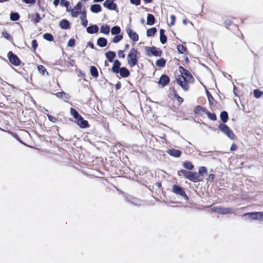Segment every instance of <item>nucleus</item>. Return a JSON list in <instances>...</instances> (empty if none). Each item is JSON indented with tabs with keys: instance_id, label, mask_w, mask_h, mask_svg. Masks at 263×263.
<instances>
[{
	"instance_id": "1",
	"label": "nucleus",
	"mask_w": 263,
	"mask_h": 263,
	"mask_svg": "<svg viewBox=\"0 0 263 263\" xmlns=\"http://www.w3.org/2000/svg\"><path fill=\"white\" fill-rule=\"evenodd\" d=\"M208 170L206 166H201L198 167V172L186 171L180 168L177 171V175L179 178L184 177L193 183H198L203 181V177L207 176Z\"/></svg>"
},
{
	"instance_id": "2",
	"label": "nucleus",
	"mask_w": 263,
	"mask_h": 263,
	"mask_svg": "<svg viewBox=\"0 0 263 263\" xmlns=\"http://www.w3.org/2000/svg\"><path fill=\"white\" fill-rule=\"evenodd\" d=\"M69 114L72 117V118H70L69 120L77 125L80 128L84 129L90 127L88 121L85 120L75 108L70 107Z\"/></svg>"
},
{
	"instance_id": "3",
	"label": "nucleus",
	"mask_w": 263,
	"mask_h": 263,
	"mask_svg": "<svg viewBox=\"0 0 263 263\" xmlns=\"http://www.w3.org/2000/svg\"><path fill=\"white\" fill-rule=\"evenodd\" d=\"M139 53L135 48H132L127 55V61L130 67H133L138 65V57L137 54Z\"/></svg>"
},
{
	"instance_id": "4",
	"label": "nucleus",
	"mask_w": 263,
	"mask_h": 263,
	"mask_svg": "<svg viewBox=\"0 0 263 263\" xmlns=\"http://www.w3.org/2000/svg\"><path fill=\"white\" fill-rule=\"evenodd\" d=\"M242 218L247 220H259L263 221V211H254L245 213L242 215Z\"/></svg>"
},
{
	"instance_id": "5",
	"label": "nucleus",
	"mask_w": 263,
	"mask_h": 263,
	"mask_svg": "<svg viewBox=\"0 0 263 263\" xmlns=\"http://www.w3.org/2000/svg\"><path fill=\"white\" fill-rule=\"evenodd\" d=\"M145 54L151 57L153 56L161 57L163 54L162 50L156 46H145Z\"/></svg>"
},
{
	"instance_id": "6",
	"label": "nucleus",
	"mask_w": 263,
	"mask_h": 263,
	"mask_svg": "<svg viewBox=\"0 0 263 263\" xmlns=\"http://www.w3.org/2000/svg\"><path fill=\"white\" fill-rule=\"evenodd\" d=\"M219 130L226 135L230 140H234L236 137L233 131L226 124H219Z\"/></svg>"
},
{
	"instance_id": "7",
	"label": "nucleus",
	"mask_w": 263,
	"mask_h": 263,
	"mask_svg": "<svg viewBox=\"0 0 263 263\" xmlns=\"http://www.w3.org/2000/svg\"><path fill=\"white\" fill-rule=\"evenodd\" d=\"M172 192L176 195L183 198L186 201H189V197L186 195L184 189L178 184H175L173 185Z\"/></svg>"
},
{
	"instance_id": "8",
	"label": "nucleus",
	"mask_w": 263,
	"mask_h": 263,
	"mask_svg": "<svg viewBox=\"0 0 263 263\" xmlns=\"http://www.w3.org/2000/svg\"><path fill=\"white\" fill-rule=\"evenodd\" d=\"M7 58L9 62L14 66H20L22 63L23 65H24V63L21 61L18 57L12 51H9L7 53Z\"/></svg>"
},
{
	"instance_id": "9",
	"label": "nucleus",
	"mask_w": 263,
	"mask_h": 263,
	"mask_svg": "<svg viewBox=\"0 0 263 263\" xmlns=\"http://www.w3.org/2000/svg\"><path fill=\"white\" fill-rule=\"evenodd\" d=\"M126 32L129 39L132 40L134 44L138 41L139 35L136 32L130 28V24H129L128 26L126 27Z\"/></svg>"
},
{
	"instance_id": "10",
	"label": "nucleus",
	"mask_w": 263,
	"mask_h": 263,
	"mask_svg": "<svg viewBox=\"0 0 263 263\" xmlns=\"http://www.w3.org/2000/svg\"><path fill=\"white\" fill-rule=\"evenodd\" d=\"M103 6L110 11H115L117 13L119 12L118 5L113 0H105L103 3Z\"/></svg>"
},
{
	"instance_id": "11",
	"label": "nucleus",
	"mask_w": 263,
	"mask_h": 263,
	"mask_svg": "<svg viewBox=\"0 0 263 263\" xmlns=\"http://www.w3.org/2000/svg\"><path fill=\"white\" fill-rule=\"evenodd\" d=\"M84 4L82 2H78L76 5L73 7V8H71L70 12L71 16L73 17H78V16L80 14V11L81 10Z\"/></svg>"
},
{
	"instance_id": "12",
	"label": "nucleus",
	"mask_w": 263,
	"mask_h": 263,
	"mask_svg": "<svg viewBox=\"0 0 263 263\" xmlns=\"http://www.w3.org/2000/svg\"><path fill=\"white\" fill-rule=\"evenodd\" d=\"M170 82V77L165 73H163L160 76L159 81L157 82L158 85L161 88H164Z\"/></svg>"
},
{
	"instance_id": "13",
	"label": "nucleus",
	"mask_w": 263,
	"mask_h": 263,
	"mask_svg": "<svg viewBox=\"0 0 263 263\" xmlns=\"http://www.w3.org/2000/svg\"><path fill=\"white\" fill-rule=\"evenodd\" d=\"M114 74H117V77H118V74H119L121 78H127L130 76V72L127 67L123 66L116 71Z\"/></svg>"
},
{
	"instance_id": "14",
	"label": "nucleus",
	"mask_w": 263,
	"mask_h": 263,
	"mask_svg": "<svg viewBox=\"0 0 263 263\" xmlns=\"http://www.w3.org/2000/svg\"><path fill=\"white\" fill-rule=\"evenodd\" d=\"M28 18L31 19V21L34 24H37L41 21L42 17L39 13L35 12L33 14L28 13Z\"/></svg>"
},
{
	"instance_id": "15",
	"label": "nucleus",
	"mask_w": 263,
	"mask_h": 263,
	"mask_svg": "<svg viewBox=\"0 0 263 263\" xmlns=\"http://www.w3.org/2000/svg\"><path fill=\"white\" fill-rule=\"evenodd\" d=\"M166 153L170 156L174 158H179L182 155V152L179 149H177L174 148L168 149Z\"/></svg>"
},
{
	"instance_id": "16",
	"label": "nucleus",
	"mask_w": 263,
	"mask_h": 263,
	"mask_svg": "<svg viewBox=\"0 0 263 263\" xmlns=\"http://www.w3.org/2000/svg\"><path fill=\"white\" fill-rule=\"evenodd\" d=\"M59 26L63 30H67L70 28L71 23L68 20L63 18L60 21Z\"/></svg>"
},
{
	"instance_id": "17",
	"label": "nucleus",
	"mask_w": 263,
	"mask_h": 263,
	"mask_svg": "<svg viewBox=\"0 0 263 263\" xmlns=\"http://www.w3.org/2000/svg\"><path fill=\"white\" fill-rule=\"evenodd\" d=\"M86 32L91 34H98L99 32V27L96 24H90L89 26L86 27Z\"/></svg>"
},
{
	"instance_id": "18",
	"label": "nucleus",
	"mask_w": 263,
	"mask_h": 263,
	"mask_svg": "<svg viewBox=\"0 0 263 263\" xmlns=\"http://www.w3.org/2000/svg\"><path fill=\"white\" fill-rule=\"evenodd\" d=\"M182 166L184 168L183 170H185L186 171H193L195 170V166L192 161L189 160H185L182 162Z\"/></svg>"
},
{
	"instance_id": "19",
	"label": "nucleus",
	"mask_w": 263,
	"mask_h": 263,
	"mask_svg": "<svg viewBox=\"0 0 263 263\" xmlns=\"http://www.w3.org/2000/svg\"><path fill=\"white\" fill-rule=\"evenodd\" d=\"M206 109L204 107L198 105L194 107L193 112L195 116H200L202 115V112L205 113Z\"/></svg>"
},
{
	"instance_id": "20",
	"label": "nucleus",
	"mask_w": 263,
	"mask_h": 263,
	"mask_svg": "<svg viewBox=\"0 0 263 263\" xmlns=\"http://www.w3.org/2000/svg\"><path fill=\"white\" fill-rule=\"evenodd\" d=\"M105 56L107 61L112 63L114 62V59L116 57V53L114 51L108 50L105 53Z\"/></svg>"
},
{
	"instance_id": "21",
	"label": "nucleus",
	"mask_w": 263,
	"mask_h": 263,
	"mask_svg": "<svg viewBox=\"0 0 263 263\" xmlns=\"http://www.w3.org/2000/svg\"><path fill=\"white\" fill-rule=\"evenodd\" d=\"M112 66L109 70L114 73L116 71L120 69L121 67L122 63L118 59L114 60Z\"/></svg>"
},
{
	"instance_id": "22",
	"label": "nucleus",
	"mask_w": 263,
	"mask_h": 263,
	"mask_svg": "<svg viewBox=\"0 0 263 263\" xmlns=\"http://www.w3.org/2000/svg\"><path fill=\"white\" fill-rule=\"evenodd\" d=\"M233 213L234 210L232 208L220 206L219 214L227 215L229 214H232Z\"/></svg>"
},
{
	"instance_id": "23",
	"label": "nucleus",
	"mask_w": 263,
	"mask_h": 263,
	"mask_svg": "<svg viewBox=\"0 0 263 263\" xmlns=\"http://www.w3.org/2000/svg\"><path fill=\"white\" fill-rule=\"evenodd\" d=\"M156 22L154 15L151 13H147L146 17V24L149 26L154 25Z\"/></svg>"
},
{
	"instance_id": "24",
	"label": "nucleus",
	"mask_w": 263,
	"mask_h": 263,
	"mask_svg": "<svg viewBox=\"0 0 263 263\" xmlns=\"http://www.w3.org/2000/svg\"><path fill=\"white\" fill-rule=\"evenodd\" d=\"M110 30V25L106 24H103L100 27V33L105 35H108Z\"/></svg>"
},
{
	"instance_id": "25",
	"label": "nucleus",
	"mask_w": 263,
	"mask_h": 263,
	"mask_svg": "<svg viewBox=\"0 0 263 263\" xmlns=\"http://www.w3.org/2000/svg\"><path fill=\"white\" fill-rule=\"evenodd\" d=\"M219 117L221 121L220 124H226L229 120L228 113L227 111L223 110L221 111Z\"/></svg>"
},
{
	"instance_id": "26",
	"label": "nucleus",
	"mask_w": 263,
	"mask_h": 263,
	"mask_svg": "<svg viewBox=\"0 0 263 263\" xmlns=\"http://www.w3.org/2000/svg\"><path fill=\"white\" fill-rule=\"evenodd\" d=\"M165 30L160 29L159 30L160 42L162 44H165L167 42V37L165 34Z\"/></svg>"
},
{
	"instance_id": "27",
	"label": "nucleus",
	"mask_w": 263,
	"mask_h": 263,
	"mask_svg": "<svg viewBox=\"0 0 263 263\" xmlns=\"http://www.w3.org/2000/svg\"><path fill=\"white\" fill-rule=\"evenodd\" d=\"M102 7L100 4H94L90 6V10L92 13H98L102 11Z\"/></svg>"
},
{
	"instance_id": "28",
	"label": "nucleus",
	"mask_w": 263,
	"mask_h": 263,
	"mask_svg": "<svg viewBox=\"0 0 263 263\" xmlns=\"http://www.w3.org/2000/svg\"><path fill=\"white\" fill-rule=\"evenodd\" d=\"M182 75L184 78V79L190 81V83H193L195 81L194 78L188 70H186Z\"/></svg>"
},
{
	"instance_id": "29",
	"label": "nucleus",
	"mask_w": 263,
	"mask_h": 263,
	"mask_svg": "<svg viewBox=\"0 0 263 263\" xmlns=\"http://www.w3.org/2000/svg\"><path fill=\"white\" fill-rule=\"evenodd\" d=\"M107 44V40L104 37H99L97 41V45L100 47H105Z\"/></svg>"
},
{
	"instance_id": "30",
	"label": "nucleus",
	"mask_w": 263,
	"mask_h": 263,
	"mask_svg": "<svg viewBox=\"0 0 263 263\" xmlns=\"http://www.w3.org/2000/svg\"><path fill=\"white\" fill-rule=\"evenodd\" d=\"M2 36L3 37L5 38L7 40L10 42L13 45H15L13 43V39L11 35L6 30H4L2 32Z\"/></svg>"
},
{
	"instance_id": "31",
	"label": "nucleus",
	"mask_w": 263,
	"mask_h": 263,
	"mask_svg": "<svg viewBox=\"0 0 263 263\" xmlns=\"http://www.w3.org/2000/svg\"><path fill=\"white\" fill-rule=\"evenodd\" d=\"M176 49L179 54H187V49L185 46H183L180 44H179L176 46Z\"/></svg>"
},
{
	"instance_id": "32",
	"label": "nucleus",
	"mask_w": 263,
	"mask_h": 263,
	"mask_svg": "<svg viewBox=\"0 0 263 263\" xmlns=\"http://www.w3.org/2000/svg\"><path fill=\"white\" fill-rule=\"evenodd\" d=\"M8 132L12 137H13L14 139H15L20 143H21L25 146L27 145V143H25V142H24L21 139V138L18 135L16 132H14L13 131H8Z\"/></svg>"
},
{
	"instance_id": "33",
	"label": "nucleus",
	"mask_w": 263,
	"mask_h": 263,
	"mask_svg": "<svg viewBox=\"0 0 263 263\" xmlns=\"http://www.w3.org/2000/svg\"><path fill=\"white\" fill-rule=\"evenodd\" d=\"M171 89L173 97L177 100L179 105L181 104L183 102L184 99L178 95L177 90L174 87H173Z\"/></svg>"
},
{
	"instance_id": "34",
	"label": "nucleus",
	"mask_w": 263,
	"mask_h": 263,
	"mask_svg": "<svg viewBox=\"0 0 263 263\" xmlns=\"http://www.w3.org/2000/svg\"><path fill=\"white\" fill-rule=\"evenodd\" d=\"M66 60L65 59H60L59 60L55 61V63L53 64V65H58L62 67L68 68V65H66Z\"/></svg>"
},
{
	"instance_id": "35",
	"label": "nucleus",
	"mask_w": 263,
	"mask_h": 263,
	"mask_svg": "<svg viewBox=\"0 0 263 263\" xmlns=\"http://www.w3.org/2000/svg\"><path fill=\"white\" fill-rule=\"evenodd\" d=\"M166 63V60L164 58H160L156 60L155 62L156 66L159 68H163L165 67Z\"/></svg>"
},
{
	"instance_id": "36",
	"label": "nucleus",
	"mask_w": 263,
	"mask_h": 263,
	"mask_svg": "<svg viewBox=\"0 0 263 263\" xmlns=\"http://www.w3.org/2000/svg\"><path fill=\"white\" fill-rule=\"evenodd\" d=\"M90 74L94 78H97L99 76V72L95 66L91 65L89 67Z\"/></svg>"
},
{
	"instance_id": "37",
	"label": "nucleus",
	"mask_w": 263,
	"mask_h": 263,
	"mask_svg": "<svg viewBox=\"0 0 263 263\" xmlns=\"http://www.w3.org/2000/svg\"><path fill=\"white\" fill-rule=\"evenodd\" d=\"M190 81H186V80L184 79L183 81H182L179 85L182 88V89L184 91H187L189 90L190 88Z\"/></svg>"
},
{
	"instance_id": "38",
	"label": "nucleus",
	"mask_w": 263,
	"mask_h": 263,
	"mask_svg": "<svg viewBox=\"0 0 263 263\" xmlns=\"http://www.w3.org/2000/svg\"><path fill=\"white\" fill-rule=\"evenodd\" d=\"M190 81H186V80L184 79L183 81H182L179 85L182 88V89L184 91H187L189 90L190 88Z\"/></svg>"
},
{
	"instance_id": "39",
	"label": "nucleus",
	"mask_w": 263,
	"mask_h": 263,
	"mask_svg": "<svg viewBox=\"0 0 263 263\" xmlns=\"http://www.w3.org/2000/svg\"><path fill=\"white\" fill-rule=\"evenodd\" d=\"M205 94H206V96L208 100L209 105L210 106H211L213 105L214 102L217 103V102L215 101L214 98L213 97L212 94L209 90H206Z\"/></svg>"
},
{
	"instance_id": "40",
	"label": "nucleus",
	"mask_w": 263,
	"mask_h": 263,
	"mask_svg": "<svg viewBox=\"0 0 263 263\" xmlns=\"http://www.w3.org/2000/svg\"><path fill=\"white\" fill-rule=\"evenodd\" d=\"M157 32V29L156 27H154L146 30V35L147 37H154Z\"/></svg>"
},
{
	"instance_id": "41",
	"label": "nucleus",
	"mask_w": 263,
	"mask_h": 263,
	"mask_svg": "<svg viewBox=\"0 0 263 263\" xmlns=\"http://www.w3.org/2000/svg\"><path fill=\"white\" fill-rule=\"evenodd\" d=\"M20 15L17 12L11 11L10 14V20L12 21L15 22L19 20Z\"/></svg>"
},
{
	"instance_id": "42",
	"label": "nucleus",
	"mask_w": 263,
	"mask_h": 263,
	"mask_svg": "<svg viewBox=\"0 0 263 263\" xmlns=\"http://www.w3.org/2000/svg\"><path fill=\"white\" fill-rule=\"evenodd\" d=\"M110 31L112 35H117V34H120L121 29V28L120 27V26H119L118 25H116V26H113L110 29Z\"/></svg>"
},
{
	"instance_id": "43",
	"label": "nucleus",
	"mask_w": 263,
	"mask_h": 263,
	"mask_svg": "<svg viewBox=\"0 0 263 263\" xmlns=\"http://www.w3.org/2000/svg\"><path fill=\"white\" fill-rule=\"evenodd\" d=\"M206 115L208 118L211 121H215L217 120V116L216 114L214 112L211 113L210 111H209L207 109L204 113Z\"/></svg>"
},
{
	"instance_id": "44",
	"label": "nucleus",
	"mask_w": 263,
	"mask_h": 263,
	"mask_svg": "<svg viewBox=\"0 0 263 263\" xmlns=\"http://www.w3.org/2000/svg\"><path fill=\"white\" fill-rule=\"evenodd\" d=\"M60 5L62 7L66 8V11L67 12H71V7L70 5V3L68 1L60 2Z\"/></svg>"
},
{
	"instance_id": "45",
	"label": "nucleus",
	"mask_w": 263,
	"mask_h": 263,
	"mask_svg": "<svg viewBox=\"0 0 263 263\" xmlns=\"http://www.w3.org/2000/svg\"><path fill=\"white\" fill-rule=\"evenodd\" d=\"M37 69L39 71V72L42 75H45V73H46L47 75L49 76V73L47 71L46 68L42 65H39L37 66Z\"/></svg>"
},
{
	"instance_id": "46",
	"label": "nucleus",
	"mask_w": 263,
	"mask_h": 263,
	"mask_svg": "<svg viewBox=\"0 0 263 263\" xmlns=\"http://www.w3.org/2000/svg\"><path fill=\"white\" fill-rule=\"evenodd\" d=\"M123 38V35L122 34L115 35V36L112 39L111 41L112 43L117 44L120 42Z\"/></svg>"
},
{
	"instance_id": "47",
	"label": "nucleus",
	"mask_w": 263,
	"mask_h": 263,
	"mask_svg": "<svg viewBox=\"0 0 263 263\" xmlns=\"http://www.w3.org/2000/svg\"><path fill=\"white\" fill-rule=\"evenodd\" d=\"M43 37L44 40L52 42L54 41V36L50 33H45L43 34Z\"/></svg>"
},
{
	"instance_id": "48",
	"label": "nucleus",
	"mask_w": 263,
	"mask_h": 263,
	"mask_svg": "<svg viewBox=\"0 0 263 263\" xmlns=\"http://www.w3.org/2000/svg\"><path fill=\"white\" fill-rule=\"evenodd\" d=\"M152 188L153 190H161L162 192V193H163V188L162 186V183L160 181H158L154 185L152 186Z\"/></svg>"
},
{
	"instance_id": "49",
	"label": "nucleus",
	"mask_w": 263,
	"mask_h": 263,
	"mask_svg": "<svg viewBox=\"0 0 263 263\" xmlns=\"http://www.w3.org/2000/svg\"><path fill=\"white\" fill-rule=\"evenodd\" d=\"M254 97L256 99H259L263 96V91L259 89H255L254 90Z\"/></svg>"
},
{
	"instance_id": "50",
	"label": "nucleus",
	"mask_w": 263,
	"mask_h": 263,
	"mask_svg": "<svg viewBox=\"0 0 263 263\" xmlns=\"http://www.w3.org/2000/svg\"><path fill=\"white\" fill-rule=\"evenodd\" d=\"M184 80V78L182 76V75H178L177 77H176L175 81H173L172 83L175 84L176 82L179 85Z\"/></svg>"
},
{
	"instance_id": "51",
	"label": "nucleus",
	"mask_w": 263,
	"mask_h": 263,
	"mask_svg": "<svg viewBox=\"0 0 263 263\" xmlns=\"http://www.w3.org/2000/svg\"><path fill=\"white\" fill-rule=\"evenodd\" d=\"M76 40L73 38H70L67 42V47H74L76 46Z\"/></svg>"
},
{
	"instance_id": "52",
	"label": "nucleus",
	"mask_w": 263,
	"mask_h": 263,
	"mask_svg": "<svg viewBox=\"0 0 263 263\" xmlns=\"http://www.w3.org/2000/svg\"><path fill=\"white\" fill-rule=\"evenodd\" d=\"M108 82V80L106 79L104 80H100L99 82V84L103 89H105L107 87L106 83Z\"/></svg>"
},
{
	"instance_id": "53",
	"label": "nucleus",
	"mask_w": 263,
	"mask_h": 263,
	"mask_svg": "<svg viewBox=\"0 0 263 263\" xmlns=\"http://www.w3.org/2000/svg\"><path fill=\"white\" fill-rule=\"evenodd\" d=\"M215 178V175L213 173H210L208 175V177L206 178L207 183L210 182L212 183L214 181Z\"/></svg>"
},
{
	"instance_id": "54",
	"label": "nucleus",
	"mask_w": 263,
	"mask_h": 263,
	"mask_svg": "<svg viewBox=\"0 0 263 263\" xmlns=\"http://www.w3.org/2000/svg\"><path fill=\"white\" fill-rule=\"evenodd\" d=\"M46 116H47L48 120L52 123H57L58 122V121H59V119L58 118H55V117H54L49 114H46Z\"/></svg>"
},
{
	"instance_id": "55",
	"label": "nucleus",
	"mask_w": 263,
	"mask_h": 263,
	"mask_svg": "<svg viewBox=\"0 0 263 263\" xmlns=\"http://www.w3.org/2000/svg\"><path fill=\"white\" fill-rule=\"evenodd\" d=\"M31 46L32 48V50L35 52L38 47V43L36 40L33 39L31 41Z\"/></svg>"
},
{
	"instance_id": "56",
	"label": "nucleus",
	"mask_w": 263,
	"mask_h": 263,
	"mask_svg": "<svg viewBox=\"0 0 263 263\" xmlns=\"http://www.w3.org/2000/svg\"><path fill=\"white\" fill-rule=\"evenodd\" d=\"M233 88V92L235 97H239V90L238 88L234 84Z\"/></svg>"
},
{
	"instance_id": "57",
	"label": "nucleus",
	"mask_w": 263,
	"mask_h": 263,
	"mask_svg": "<svg viewBox=\"0 0 263 263\" xmlns=\"http://www.w3.org/2000/svg\"><path fill=\"white\" fill-rule=\"evenodd\" d=\"M171 22L170 24H168L169 26H173L175 24L176 17V16L174 14H172L171 15Z\"/></svg>"
},
{
	"instance_id": "58",
	"label": "nucleus",
	"mask_w": 263,
	"mask_h": 263,
	"mask_svg": "<svg viewBox=\"0 0 263 263\" xmlns=\"http://www.w3.org/2000/svg\"><path fill=\"white\" fill-rule=\"evenodd\" d=\"M129 2L132 5L138 6L141 5V0H129Z\"/></svg>"
},
{
	"instance_id": "59",
	"label": "nucleus",
	"mask_w": 263,
	"mask_h": 263,
	"mask_svg": "<svg viewBox=\"0 0 263 263\" xmlns=\"http://www.w3.org/2000/svg\"><path fill=\"white\" fill-rule=\"evenodd\" d=\"M80 14H81V16H80V19L81 20L86 18V17H87V10L85 9H83L82 11V12H80Z\"/></svg>"
},
{
	"instance_id": "60",
	"label": "nucleus",
	"mask_w": 263,
	"mask_h": 263,
	"mask_svg": "<svg viewBox=\"0 0 263 263\" xmlns=\"http://www.w3.org/2000/svg\"><path fill=\"white\" fill-rule=\"evenodd\" d=\"M75 61L74 60H70V61H66V65H68V67L69 66L71 67H77V65L74 64Z\"/></svg>"
},
{
	"instance_id": "61",
	"label": "nucleus",
	"mask_w": 263,
	"mask_h": 263,
	"mask_svg": "<svg viewBox=\"0 0 263 263\" xmlns=\"http://www.w3.org/2000/svg\"><path fill=\"white\" fill-rule=\"evenodd\" d=\"M64 93V91L63 90H62L61 91L57 92V93H52V95H55L58 98H63Z\"/></svg>"
},
{
	"instance_id": "62",
	"label": "nucleus",
	"mask_w": 263,
	"mask_h": 263,
	"mask_svg": "<svg viewBox=\"0 0 263 263\" xmlns=\"http://www.w3.org/2000/svg\"><path fill=\"white\" fill-rule=\"evenodd\" d=\"M118 55L120 59H124L125 57V54L124 53V51L122 50H118Z\"/></svg>"
},
{
	"instance_id": "63",
	"label": "nucleus",
	"mask_w": 263,
	"mask_h": 263,
	"mask_svg": "<svg viewBox=\"0 0 263 263\" xmlns=\"http://www.w3.org/2000/svg\"><path fill=\"white\" fill-rule=\"evenodd\" d=\"M22 1L23 3L26 4H29L31 6L33 5L36 2L34 0H22Z\"/></svg>"
},
{
	"instance_id": "64",
	"label": "nucleus",
	"mask_w": 263,
	"mask_h": 263,
	"mask_svg": "<svg viewBox=\"0 0 263 263\" xmlns=\"http://www.w3.org/2000/svg\"><path fill=\"white\" fill-rule=\"evenodd\" d=\"M211 211L212 212L217 213L218 214H219V211H220V206H215L211 208Z\"/></svg>"
}]
</instances>
